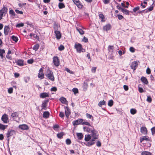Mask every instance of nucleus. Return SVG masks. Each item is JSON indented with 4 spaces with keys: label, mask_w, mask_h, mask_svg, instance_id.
I'll list each match as a JSON object with an SVG mask.
<instances>
[{
    "label": "nucleus",
    "mask_w": 155,
    "mask_h": 155,
    "mask_svg": "<svg viewBox=\"0 0 155 155\" xmlns=\"http://www.w3.org/2000/svg\"><path fill=\"white\" fill-rule=\"evenodd\" d=\"M106 102L104 100L103 101H101L98 103V105L99 106H101L103 105H106Z\"/></svg>",
    "instance_id": "2f4dec72"
},
{
    "label": "nucleus",
    "mask_w": 155,
    "mask_h": 155,
    "mask_svg": "<svg viewBox=\"0 0 155 155\" xmlns=\"http://www.w3.org/2000/svg\"><path fill=\"white\" fill-rule=\"evenodd\" d=\"M114 48L113 45H109L107 48L108 51L111 54H113L114 53Z\"/></svg>",
    "instance_id": "2eb2a0df"
},
{
    "label": "nucleus",
    "mask_w": 155,
    "mask_h": 155,
    "mask_svg": "<svg viewBox=\"0 0 155 155\" xmlns=\"http://www.w3.org/2000/svg\"><path fill=\"white\" fill-rule=\"evenodd\" d=\"M60 100L62 104H66L68 105V101L64 97H61L60 98Z\"/></svg>",
    "instance_id": "b1692460"
},
{
    "label": "nucleus",
    "mask_w": 155,
    "mask_h": 155,
    "mask_svg": "<svg viewBox=\"0 0 155 155\" xmlns=\"http://www.w3.org/2000/svg\"><path fill=\"white\" fill-rule=\"evenodd\" d=\"M64 135V133L63 132H61L60 133H59L57 134V136L58 138L60 139H61L62 138V137Z\"/></svg>",
    "instance_id": "37998d69"
},
{
    "label": "nucleus",
    "mask_w": 155,
    "mask_h": 155,
    "mask_svg": "<svg viewBox=\"0 0 155 155\" xmlns=\"http://www.w3.org/2000/svg\"><path fill=\"white\" fill-rule=\"evenodd\" d=\"M9 14L15 16V13L14 11L12 9L10 10Z\"/></svg>",
    "instance_id": "de8ad7c7"
},
{
    "label": "nucleus",
    "mask_w": 155,
    "mask_h": 155,
    "mask_svg": "<svg viewBox=\"0 0 155 155\" xmlns=\"http://www.w3.org/2000/svg\"><path fill=\"white\" fill-rule=\"evenodd\" d=\"M16 63L17 64V65L19 66H23L24 65V61L21 59L18 60Z\"/></svg>",
    "instance_id": "5701e85b"
},
{
    "label": "nucleus",
    "mask_w": 155,
    "mask_h": 155,
    "mask_svg": "<svg viewBox=\"0 0 155 155\" xmlns=\"http://www.w3.org/2000/svg\"><path fill=\"white\" fill-rule=\"evenodd\" d=\"M146 73L148 74H150L151 70L149 68H147L146 70Z\"/></svg>",
    "instance_id": "e2e57ef3"
},
{
    "label": "nucleus",
    "mask_w": 155,
    "mask_h": 155,
    "mask_svg": "<svg viewBox=\"0 0 155 155\" xmlns=\"http://www.w3.org/2000/svg\"><path fill=\"white\" fill-rule=\"evenodd\" d=\"M11 38L13 41H15V42H17L18 40V37L14 35L12 36Z\"/></svg>",
    "instance_id": "e433bc0d"
},
{
    "label": "nucleus",
    "mask_w": 155,
    "mask_h": 155,
    "mask_svg": "<svg viewBox=\"0 0 155 155\" xmlns=\"http://www.w3.org/2000/svg\"><path fill=\"white\" fill-rule=\"evenodd\" d=\"M83 121V119H79L76 120L73 122V124L74 126L77 125L79 124H82Z\"/></svg>",
    "instance_id": "1a4fd4ad"
},
{
    "label": "nucleus",
    "mask_w": 155,
    "mask_h": 155,
    "mask_svg": "<svg viewBox=\"0 0 155 155\" xmlns=\"http://www.w3.org/2000/svg\"><path fill=\"white\" fill-rule=\"evenodd\" d=\"M138 91L140 93H142L143 92V88L139 87H138Z\"/></svg>",
    "instance_id": "69168bd1"
},
{
    "label": "nucleus",
    "mask_w": 155,
    "mask_h": 155,
    "mask_svg": "<svg viewBox=\"0 0 155 155\" xmlns=\"http://www.w3.org/2000/svg\"><path fill=\"white\" fill-rule=\"evenodd\" d=\"M57 88L56 87H52L51 89V91H57Z\"/></svg>",
    "instance_id": "680f3d73"
},
{
    "label": "nucleus",
    "mask_w": 155,
    "mask_h": 155,
    "mask_svg": "<svg viewBox=\"0 0 155 155\" xmlns=\"http://www.w3.org/2000/svg\"><path fill=\"white\" fill-rule=\"evenodd\" d=\"M78 138L79 140H81L83 137V135L81 133H77Z\"/></svg>",
    "instance_id": "cd10ccee"
},
{
    "label": "nucleus",
    "mask_w": 155,
    "mask_h": 155,
    "mask_svg": "<svg viewBox=\"0 0 155 155\" xmlns=\"http://www.w3.org/2000/svg\"><path fill=\"white\" fill-rule=\"evenodd\" d=\"M138 66V64L137 61H134L132 63V64L130 66L131 69L134 70H136Z\"/></svg>",
    "instance_id": "9b49d317"
},
{
    "label": "nucleus",
    "mask_w": 155,
    "mask_h": 155,
    "mask_svg": "<svg viewBox=\"0 0 155 155\" xmlns=\"http://www.w3.org/2000/svg\"><path fill=\"white\" fill-rule=\"evenodd\" d=\"M152 133L153 135L155 134V127H154L151 129Z\"/></svg>",
    "instance_id": "338daca9"
},
{
    "label": "nucleus",
    "mask_w": 155,
    "mask_h": 155,
    "mask_svg": "<svg viewBox=\"0 0 155 155\" xmlns=\"http://www.w3.org/2000/svg\"><path fill=\"white\" fill-rule=\"evenodd\" d=\"M91 134L93 139L90 141L85 143V144L87 146H90L94 144L95 140L97 139L98 137L97 132L94 129Z\"/></svg>",
    "instance_id": "f257e3e1"
},
{
    "label": "nucleus",
    "mask_w": 155,
    "mask_h": 155,
    "mask_svg": "<svg viewBox=\"0 0 155 155\" xmlns=\"http://www.w3.org/2000/svg\"><path fill=\"white\" fill-rule=\"evenodd\" d=\"M58 7L60 9H62L65 7L64 4L62 3H59L58 4Z\"/></svg>",
    "instance_id": "72a5a7b5"
},
{
    "label": "nucleus",
    "mask_w": 155,
    "mask_h": 155,
    "mask_svg": "<svg viewBox=\"0 0 155 155\" xmlns=\"http://www.w3.org/2000/svg\"><path fill=\"white\" fill-rule=\"evenodd\" d=\"M140 131L144 135H146L147 134V129L145 127H141Z\"/></svg>",
    "instance_id": "dca6fc26"
},
{
    "label": "nucleus",
    "mask_w": 155,
    "mask_h": 155,
    "mask_svg": "<svg viewBox=\"0 0 155 155\" xmlns=\"http://www.w3.org/2000/svg\"><path fill=\"white\" fill-rule=\"evenodd\" d=\"M121 12L126 15H128L129 13V11L126 9L123 8L121 9Z\"/></svg>",
    "instance_id": "473e14b6"
},
{
    "label": "nucleus",
    "mask_w": 155,
    "mask_h": 155,
    "mask_svg": "<svg viewBox=\"0 0 155 155\" xmlns=\"http://www.w3.org/2000/svg\"><path fill=\"white\" fill-rule=\"evenodd\" d=\"M86 116L87 117V118H89V119H91V121H93V117L91 115L88 113H87L86 114Z\"/></svg>",
    "instance_id": "4c0bfd02"
},
{
    "label": "nucleus",
    "mask_w": 155,
    "mask_h": 155,
    "mask_svg": "<svg viewBox=\"0 0 155 155\" xmlns=\"http://www.w3.org/2000/svg\"><path fill=\"white\" fill-rule=\"evenodd\" d=\"M114 104V102L113 100H110L108 102V105L110 107L112 106Z\"/></svg>",
    "instance_id": "a18cd8bd"
},
{
    "label": "nucleus",
    "mask_w": 155,
    "mask_h": 155,
    "mask_svg": "<svg viewBox=\"0 0 155 155\" xmlns=\"http://www.w3.org/2000/svg\"><path fill=\"white\" fill-rule=\"evenodd\" d=\"M137 111L136 109L132 108L130 110V112L132 114H134L137 113Z\"/></svg>",
    "instance_id": "79ce46f5"
},
{
    "label": "nucleus",
    "mask_w": 155,
    "mask_h": 155,
    "mask_svg": "<svg viewBox=\"0 0 155 155\" xmlns=\"http://www.w3.org/2000/svg\"><path fill=\"white\" fill-rule=\"evenodd\" d=\"M49 113L48 111L44 112L43 114V117L45 118H48L49 116Z\"/></svg>",
    "instance_id": "bb28decb"
},
{
    "label": "nucleus",
    "mask_w": 155,
    "mask_h": 155,
    "mask_svg": "<svg viewBox=\"0 0 155 155\" xmlns=\"http://www.w3.org/2000/svg\"><path fill=\"white\" fill-rule=\"evenodd\" d=\"M24 26V24L23 23H19L17 24L16 27H22Z\"/></svg>",
    "instance_id": "bf43d9fd"
},
{
    "label": "nucleus",
    "mask_w": 155,
    "mask_h": 155,
    "mask_svg": "<svg viewBox=\"0 0 155 155\" xmlns=\"http://www.w3.org/2000/svg\"><path fill=\"white\" fill-rule=\"evenodd\" d=\"M97 67H93L91 69V71L92 72L95 73L96 72Z\"/></svg>",
    "instance_id": "0e129e2a"
},
{
    "label": "nucleus",
    "mask_w": 155,
    "mask_h": 155,
    "mask_svg": "<svg viewBox=\"0 0 155 155\" xmlns=\"http://www.w3.org/2000/svg\"><path fill=\"white\" fill-rule=\"evenodd\" d=\"M54 33L55 34L56 38L59 39L61 38V35L60 32L59 31L56 30L54 31Z\"/></svg>",
    "instance_id": "aec40b11"
},
{
    "label": "nucleus",
    "mask_w": 155,
    "mask_h": 155,
    "mask_svg": "<svg viewBox=\"0 0 155 155\" xmlns=\"http://www.w3.org/2000/svg\"><path fill=\"white\" fill-rule=\"evenodd\" d=\"M98 13L99 18L101 20V22H105V17L102 12H99Z\"/></svg>",
    "instance_id": "f8f14e48"
},
{
    "label": "nucleus",
    "mask_w": 155,
    "mask_h": 155,
    "mask_svg": "<svg viewBox=\"0 0 155 155\" xmlns=\"http://www.w3.org/2000/svg\"><path fill=\"white\" fill-rule=\"evenodd\" d=\"M130 51L131 52L134 53L135 51V49L133 47H130Z\"/></svg>",
    "instance_id": "052dcab7"
},
{
    "label": "nucleus",
    "mask_w": 155,
    "mask_h": 155,
    "mask_svg": "<svg viewBox=\"0 0 155 155\" xmlns=\"http://www.w3.org/2000/svg\"><path fill=\"white\" fill-rule=\"evenodd\" d=\"M48 102V100H45L44 101L42 104V107H46Z\"/></svg>",
    "instance_id": "a19ab883"
},
{
    "label": "nucleus",
    "mask_w": 155,
    "mask_h": 155,
    "mask_svg": "<svg viewBox=\"0 0 155 155\" xmlns=\"http://www.w3.org/2000/svg\"><path fill=\"white\" fill-rule=\"evenodd\" d=\"M76 5L79 8L81 9L84 8V5L82 4L81 2H80V1L78 3H77Z\"/></svg>",
    "instance_id": "c756f323"
},
{
    "label": "nucleus",
    "mask_w": 155,
    "mask_h": 155,
    "mask_svg": "<svg viewBox=\"0 0 155 155\" xmlns=\"http://www.w3.org/2000/svg\"><path fill=\"white\" fill-rule=\"evenodd\" d=\"M15 134V131L13 130H11L8 131L7 133L6 134V136L7 138H9L13 135Z\"/></svg>",
    "instance_id": "f3484780"
},
{
    "label": "nucleus",
    "mask_w": 155,
    "mask_h": 155,
    "mask_svg": "<svg viewBox=\"0 0 155 155\" xmlns=\"http://www.w3.org/2000/svg\"><path fill=\"white\" fill-rule=\"evenodd\" d=\"M147 100L149 103H150L151 102L152 99L150 96H147Z\"/></svg>",
    "instance_id": "3c124183"
},
{
    "label": "nucleus",
    "mask_w": 155,
    "mask_h": 155,
    "mask_svg": "<svg viewBox=\"0 0 155 155\" xmlns=\"http://www.w3.org/2000/svg\"><path fill=\"white\" fill-rule=\"evenodd\" d=\"M76 29L81 35H83L84 34V31L82 29L78 28L77 27Z\"/></svg>",
    "instance_id": "f704fd0d"
},
{
    "label": "nucleus",
    "mask_w": 155,
    "mask_h": 155,
    "mask_svg": "<svg viewBox=\"0 0 155 155\" xmlns=\"http://www.w3.org/2000/svg\"><path fill=\"white\" fill-rule=\"evenodd\" d=\"M84 91H85L87 90V87L88 84L87 83H85L84 82Z\"/></svg>",
    "instance_id": "8fccbe9b"
},
{
    "label": "nucleus",
    "mask_w": 155,
    "mask_h": 155,
    "mask_svg": "<svg viewBox=\"0 0 155 155\" xmlns=\"http://www.w3.org/2000/svg\"><path fill=\"white\" fill-rule=\"evenodd\" d=\"M5 53V51L4 49H0V56L2 59H3L4 56L3 54Z\"/></svg>",
    "instance_id": "c85d7f7f"
},
{
    "label": "nucleus",
    "mask_w": 155,
    "mask_h": 155,
    "mask_svg": "<svg viewBox=\"0 0 155 155\" xmlns=\"http://www.w3.org/2000/svg\"><path fill=\"white\" fill-rule=\"evenodd\" d=\"M149 140V138L148 136H143L140 138V141L141 143L144 140L147 141Z\"/></svg>",
    "instance_id": "4be33fe9"
},
{
    "label": "nucleus",
    "mask_w": 155,
    "mask_h": 155,
    "mask_svg": "<svg viewBox=\"0 0 155 155\" xmlns=\"http://www.w3.org/2000/svg\"><path fill=\"white\" fill-rule=\"evenodd\" d=\"M74 48L76 49L77 51L79 53L85 51V50L83 48L82 45L80 43L75 44Z\"/></svg>",
    "instance_id": "7ed1b4c3"
},
{
    "label": "nucleus",
    "mask_w": 155,
    "mask_h": 155,
    "mask_svg": "<svg viewBox=\"0 0 155 155\" xmlns=\"http://www.w3.org/2000/svg\"><path fill=\"white\" fill-rule=\"evenodd\" d=\"M39 47V45L38 44H36L33 47V49L35 51H37Z\"/></svg>",
    "instance_id": "ea45409f"
},
{
    "label": "nucleus",
    "mask_w": 155,
    "mask_h": 155,
    "mask_svg": "<svg viewBox=\"0 0 155 155\" xmlns=\"http://www.w3.org/2000/svg\"><path fill=\"white\" fill-rule=\"evenodd\" d=\"M15 12L17 14H23V13L22 11H20L17 9L15 10Z\"/></svg>",
    "instance_id": "4d7b16f0"
},
{
    "label": "nucleus",
    "mask_w": 155,
    "mask_h": 155,
    "mask_svg": "<svg viewBox=\"0 0 155 155\" xmlns=\"http://www.w3.org/2000/svg\"><path fill=\"white\" fill-rule=\"evenodd\" d=\"M140 9V7L139 6L133 9V11L134 12H136L139 10Z\"/></svg>",
    "instance_id": "774afa93"
},
{
    "label": "nucleus",
    "mask_w": 155,
    "mask_h": 155,
    "mask_svg": "<svg viewBox=\"0 0 155 155\" xmlns=\"http://www.w3.org/2000/svg\"><path fill=\"white\" fill-rule=\"evenodd\" d=\"M34 62V60L33 59H29L27 61V63L29 64H32Z\"/></svg>",
    "instance_id": "603ef678"
},
{
    "label": "nucleus",
    "mask_w": 155,
    "mask_h": 155,
    "mask_svg": "<svg viewBox=\"0 0 155 155\" xmlns=\"http://www.w3.org/2000/svg\"><path fill=\"white\" fill-rule=\"evenodd\" d=\"M72 91L74 93V94H76L78 93V88H74L72 90Z\"/></svg>",
    "instance_id": "49530a36"
},
{
    "label": "nucleus",
    "mask_w": 155,
    "mask_h": 155,
    "mask_svg": "<svg viewBox=\"0 0 155 155\" xmlns=\"http://www.w3.org/2000/svg\"><path fill=\"white\" fill-rule=\"evenodd\" d=\"M64 46L62 45H61L58 47V49L60 51H61L64 50Z\"/></svg>",
    "instance_id": "09e8293b"
},
{
    "label": "nucleus",
    "mask_w": 155,
    "mask_h": 155,
    "mask_svg": "<svg viewBox=\"0 0 155 155\" xmlns=\"http://www.w3.org/2000/svg\"><path fill=\"white\" fill-rule=\"evenodd\" d=\"M30 36L31 37V38L33 36L34 38H35L37 39V40H39V37L38 36L35 35V34L31 33L30 34Z\"/></svg>",
    "instance_id": "7c9ffc66"
},
{
    "label": "nucleus",
    "mask_w": 155,
    "mask_h": 155,
    "mask_svg": "<svg viewBox=\"0 0 155 155\" xmlns=\"http://www.w3.org/2000/svg\"><path fill=\"white\" fill-rule=\"evenodd\" d=\"M153 6H150L149 8H148L147 9L145 10H143L142 11H146V13L148 12H150L153 10Z\"/></svg>",
    "instance_id": "c9c22d12"
},
{
    "label": "nucleus",
    "mask_w": 155,
    "mask_h": 155,
    "mask_svg": "<svg viewBox=\"0 0 155 155\" xmlns=\"http://www.w3.org/2000/svg\"><path fill=\"white\" fill-rule=\"evenodd\" d=\"M141 155H151V153L149 152L143 151L142 152Z\"/></svg>",
    "instance_id": "c03bdc74"
},
{
    "label": "nucleus",
    "mask_w": 155,
    "mask_h": 155,
    "mask_svg": "<svg viewBox=\"0 0 155 155\" xmlns=\"http://www.w3.org/2000/svg\"><path fill=\"white\" fill-rule=\"evenodd\" d=\"M2 120L4 123H7L8 122V116L6 114H4L2 117Z\"/></svg>",
    "instance_id": "ddd939ff"
},
{
    "label": "nucleus",
    "mask_w": 155,
    "mask_h": 155,
    "mask_svg": "<svg viewBox=\"0 0 155 155\" xmlns=\"http://www.w3.org/2000/svg\"><path fill=\"white\" fill-rule=\"evenodd\" d=\"M53 62L54 64L56 66H58L59 65V60L58 57L56 56L53 58Z\"/></svg>",
    "instance_id": "20e7f679"
},
{
    "label": "nucleus",
    "mask_w": 155,
    "mask_h": 155,
    "mask_svg": "<svg viewBox=\"0 0 155 155\" xmlns=\"http://www.w3.org/2000/svg\"><path fill=\"white\" fill-rule=\"evenodd\" d=\"M117 17H118V19L120 20L124 18V17L121 15H117Z\"/></svg>",
    "instance_id": "6e6d98bb"
},
{
    "label": "nucleus",
    "mask_w": 155,
    "mask_h": 155,
    "mask_svg": "<svg viewBox=\"0 0 155 155\" xmlns=\"http://www.w3.org/2000/svg\"><path fill=\"white\" fill-rule=\"evenodd\" d=\"M5 125L0 124V129L4 130L5 129Z\"/></svg>",
    "instance_id": "864d4df0"
},
{
    "label": "nucleus",
    "mask_w": 155,
    "mask_h": 155,
    "mask_svg": "<svg viewBox=\"0 0 155 155\" xmlns=\"http://www.w3.org/2000/svg\"><path fill=\"white\" fill-rule=\"evenodd\" d=\"M66 143L67 145H70L71 143V141L70 139H67L66 140Z\"/></svg>",
    "instance_id": "5fc2aeb1"
},
{
    "label": "nucleus",
    "mask_w": 155,
    "mask_h": 155,
    "mask_svg": "<svg viewBox=\"0 0 155 155\" xmlns=\"http://www.w3.org/2000/svg\"><path fill=\"white\" fill-rule=\"evenodd\" d=\"M18 114L16 112H14L12 113V114L11 116L14 119V120L16 121L17 122H18V121H17L15 119L17 118L18 117Z\"/></svg>",
    "instance_id": "393cba45"
},
{
    "label": "nucleus",
    "mask_w": 155,
    "mask_h": 155,
    "mask_svg": "<svg viewBox=\"0 0 155 155\" xmlns=\"http://www.w3.org/2000/svg\"><path fill=\"white\" fill-rule=\"evenodd\" d=\"M39 73L38 74V77L41 79H43L44 78V70L43 68L40 69L39 71Z\"/></svg>",
    "instance_id": "39448f33"
},
{
    "label": "nucleus",
    "mask_w": 155,
    "mask_h": 155,
    "mask_svg": "<svg viewBox=\"0 0 155 155\" xmlns=\"http://www.w3.org/2000/svg\"><path fill=\"white\" fill-rule=\"evenodd\" d=\"M91 137L90 135H86L85 136L84 140L85 141L88 142L91 139Z\"/></svg>",
    "instance_id": "a878e982"
},
{
    "label": "nucleus",
    "mask_w": 155,
    "mask_h": 155,
    "mask_svg": "<svg viewBox=\"0 0 155 155\" xmlns=\"http://www.w3.org/2000/svg\"><path fill=\"white\" fill-rule=\"evenodd\" d=\"M83 130L84 131L91 133L92 132L93 130H94V128L92 127H91V128H90L87 127H83Z\"/></svg>",
    "instance_id": "6e6552de"
},
{
    "label": "nucleus",
    "mask_w": 155,
    "mask_h": 155,
    "mask_svg": "<svg viewBox=\"0 0 155 155\" xmlns=\"http://www.w3.org/2000/svg\"><path fill=\"white\" fill-rule=\"evenodd\" d=\"M19 128L22 130H28V126L25 124L20 125L18 126Z\"/></svg>",
    "instance_id": "9d476101"
},
{
    "label": "nucleus",
    "mask_w": 155,
    "mask_h": 155,
    "mask_svg": "<svg viewBox=\"0 0 155 155\" xmlns=\"http://www.w3.org/2000/svg\"><path fill=\"white\" fill-rule=\"evenodd\" d=\"M64 109L65 115L66 117L68 118L71 114V110L69 107H65Z\"/></svg>",
    "instance_id": "4468645a"
},
{
    "label": "nucleus",
    "mask_w": 155,
    "mask_h": 155,
    "mask_svg": "<svg viewBox=\"0 0 155 155\" xmlns=\"http://www.w3.org/2000/svg\"><path fill=\"white\" fill-rule=\"evenodd\" d=\"M45 75L47 78L52 81H54L55 78L54 76L53 72L49 69L47 71Z\"/></svg>",
    "instance_id": "f03ea898"
},
{
    "label": "nucleus",
    "mask_w": 155,
    "mask_h": 155,
    "mask_svg": "<svg viewBox=\"0 0 155 155\" xmlns=\"http://www.w3.org/2000/svg\"><path fill=\"white\" fill-rule=\"evenodd\" d=\"M8 11V8L6 7H4L3 8L0 10V12H1L4 15H5L7 13Z\"/></svg>",
    "instance_id": "6ab92c4d"
},
{
    "label": "nucleus",
    "mask_w": 155,
    "mask_h": 155,
    "mask_svg": "<svg viewBox=\"0 0 155 155\" xmlns=\"http://www.w3.org/2000/svg\"><path fill=\"white\" fill-rule=\"evenodd\" d=\"M10 29L8 26H5L4 28V33L5 35H8L9 32H10Z\"/></svg>",
    "instance_id": "a211bd4d"
},
{
    "label": "nucleus",
    "mask_w": 155,
    "mask_h": 155,
    "mask_svg": "<svg viewBox=\"0 0 155 155\" xmlns=\"http://www.w3.org/2000/svg\"><path fill=\"white\" fill-rule=\"evenodd\" d=\"M141 80L143 83L145 84H148V82L147 80L146 77H142L141 78Z\"/></svg>",
    "instance_id": "412c9836"
},
{
    "label": "nucleus",
    "mask_w": 155,
    "mask_h": 155,
    "mask_svg": "<svg viewBox=\"0 0 155 155\" xmlns=\"http://www.w3.org/2000/svg\"><path fill=\"white\" fill-rule=\"evenodd\" d=\"M51 96L49 93L43 92L41 93L40 95V98H44L47 97H49Z\"/></svg>",
    "instance_id": "0eeeda50"
},
{
    "label": "nucleus",
    "mask_w": 155,
    "mask_h": 155,
    "mask_svg": "<svg viewBox=\"0 0 155 155\" xmlns=\"http://www.w3.org/2000/svg\"><path fill=\"white\" fill-rule=\"evenodd\" d=\"M112 27L111 25L109 24H107L103 27V30L104 31H107L110 30Z\"/></svg>",
    "instance_id": "423d86ee"
},
{
    "label": "nucleus",
    "mask_w": 155,
    "mask_h": 155,
    "mask_svg": "<svg viewBox=\"0 0 155 155\" xmlns=\"http://www.w3.org/2000/svg\"><path fill=\"white\" fill-rule=\"evenodd\" d=\"M82 125H86L91 126L90 124L87 121H85L84 120H83V121L82 122Z\"/></svg>",
    "instance_id": "58836bf2"
},
{
    "label": "nucleus",
    "mask_w": 155,
    "mask_h": 155,
    "mask_svg": "<svg viewBox=\"0 0 155 155\" xmlns=\"http://www.w3.org/2000/svg\"><path fill=\"white\" fill-rule=\"evenodd\" d=\"M13 89L12 87L9 88L8 89V92L9 94H12L13 92Z\"/></svg>",
    "instance_id": "13d9d810"
}]
</instances>
